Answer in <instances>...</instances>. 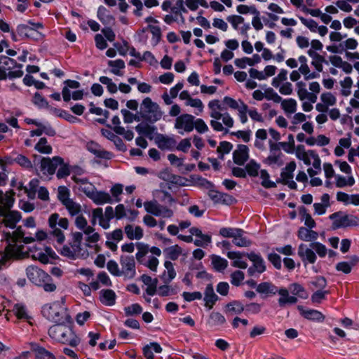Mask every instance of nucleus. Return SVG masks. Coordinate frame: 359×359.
<instances>
[{
	"mask_svg": "<svg viewBox=\"0 0 359 359\" xmlns=\"http://www.w3.org/2000/svg\"><path fill=\"white\" fill-rule=\"evenodd\" d=\"M244 311V305L238 301H233L226 306V313L231 316L241 314Z\"/></svg>",
	"mask_w": 359,
	"mask_h": 359,
	"instance_id": "a18cd8bd",
	"label": "nucleus"
},
{
	"mask_svg": "<svg viewBox=\"0 0 359 359\" xmlns=\"http://www.w3.org/2000/svg\"><path fill=\"white\" fill-rule=\"evenodd\" d=\"M86 148L89 152L97 158L109 160L113 157L112 153L103 149L100 144L95 142H88Z\"/></svg>",
	"mask_w": 359,
	"mask_h": 359,
	"instance_id": "b1692460",
	"label": "nucleus"
},
{
	"mask_svg": "<svg viewBox=\"0 0 359 359\" xmlns=\"http://www.w3.org/2000/svg\"><path fill=\"white\" fill-rule=\"evenodd\" d=\"M167 284L168 283H165V285L157 287V291L156 294L161 297H168L170 295H175L177 293V287H173Z\"/></svg>",
	"mask_w": 359,
	"mask_h": 359,
	"instance_id": "603ef678",
	"label": "nucleus"
},
{
	"mask_svg": "<svg viewBox=\"0 0 359 359\" xmlns=\"http://www.w3.org/2000/svg\"><path fill=\"white\" fill-rule=\"evenodd\" d=\"M182 248L177 245H172L164 250V255L167 259L176 260L182 254Z\"/></svg>",
	"mask_w": 359,
	"mask_h": 359,
	"instance_id": "3c124183",
	"label": "nucleus"
},
{
	"mask_svg": "<svg viewBox=\"0 0 359 359\" xmlns=\"http://www.w3.org/2000/svg\"><path fill=\"white\" fill-rule=\"evenodd\" d=\"M208 196L214 202V203L217 204H224L229 205H231L234 201H236V199L231 195L225 193H222L214 189L209 190Z\"/></svg>",
	"mask_w": 359,
	"mask_h": 359,
	"instance_id": "4be33fe9",
	"label": "nucleus"
},
{
	"mask_svg": "<svg viewBox=\"0 0 359 359\" xmlns=\"http://www.w3.org/2000/svg\"><path fill=\"white\" fill-rule=\"evenodd\" d=\"M155 143L161 150L173 151L176 147V140L172 136L157 134Z\"/></svg>",
	"mask_w": 359,
	"mask_h": 359,
	"instance_id": "412c9836",
	"label": "nucleus"
},
{
	"mask_svg": "<svg viewBox=\"0 0 359 359\" xmlns=\"http://www.w3.org/2000/svg\"><path fill=\"white\" fill-rule=\"evenodd\" d=\"M226 256L232 260L231 265L233 267L243 269L248 267V264L243 259V256H246V254L238 251H229L227 252Z\"/></svg>",
	"mask_w": 359,
	"mask_h": 359,
	"instance_id": "cd10ccee",
	"label": "nucleus"
},
{
	"mask_svg": "<svg viewBox=\"0 0 359 359\" xmlns=\"http://www.w3.org/2000/svg\"><path fill=\"white\" fill-rule=\"evenodd\" d=\"M16 32L18 35L22 39L34 38V32L31 29V27L27 24L18 25L16 28Z\"/></svg>",
	"mask_w": 359,
	"mask_h": 359,
	"instance_id": "de8ad7c7",
	"label": "nucleus"
},
{
	"mask_svg": "<svg viewBox=\"0 0 359 359\" xmlns=\"http://www.w3.org/2000/svg\"><path fill=\"white\" fill-rule=\"evenodd\" d=\"M249 158V149L246 145L239 144L233 153V159L236 164L243 165Z\"/></svg>",
	"mask_w": 359,
	"mask_h": 359,
	"instance_id": "393cba45",
	"label": "nucleus"
},
{
	"mask_svg": "<svg viewBox=\"0 0 359 359\" xmlns=\"http://www.w3.org/2000/svg\"><path fill=\"white\" fill-rule=\"evenodd\" d=\"M135 205L137 208H141L144 205V210L147 213L156 217L168 219L174 215V212L172 209L161 205L156 200L146 201L143 203L142 199L138 198L136 201Z\"/></svg>",
	"mask_w": 359,
	"mask_h": 359,
	"instance_id": "1a4fd4ad",
	"label": "nucleus"
},
{
	"mask_svg": "<svg viewBox=\"0 0 359 359\" xmlns=\"http://www.w3.org/2000/svg\"><path fill=\"white\" fill-rule=\"evenodd\" d=\"M297 253L304 266H306L308 264H314L317 260V255L314 250L304 243L299 245Z\"/></svg>",
	"mask_w": 359,
	"mask_h": 359,
	"instance_id": "aec40b11",
	"label": "nucleus"
},
{
	"mask_svg": "<svg viewBox=\"0 0 359 359\" xmlns=\"http://www.w3.org/2000/svg\"><path fill=\"white\" fill-rule=\"evenodd\" d=\"M159 0H130V4L135 6L133 13L136 16H141L142 15V11L144 6L147 8H153L158 6Z\"/></svg>",
	"mask_w": 359,
	"mask_h": 359,
	"instance_id": "a878e982",
	"label": "nucleus"
},
{
	"mask_svg": "<svg viewBox=\"0 0 359 359\" xmlns=\"http://www.w3.org/2000/svg\"><path fill=\"white\" fill-rule=\"evenodd\" d=\"M269 154L263 160V163L273 168L283 165L284 154L280 151L281 148L271 140H269Z\"/></svg>",
	"mask_w": 359,
	"mask_h": 359,
	"instance_id": "ddd939ff",
	"label": "nucleus"
},
{
	"mask_svg": "<svg viewBox=\"0 0 359 359\" xmlns=\"http://www.w3.org/2000/svg\"><path fill=\"white\" fill-rule=\"evenodd\" d=\"M289 289L291 290L292 293V296H298L302 299H307L308 294L306 292L305 288L300 284L294 283H292L289 285Z\"/></svg>",
	"mask_w": 359,
	"mask_h": 359,
	"instance_id": "5fc2aeb1",
	"label": "nucleus"
},
{
	"mask_svg": "<svg viewBox=\"0 0 359 359\" xmlns=\"http://www.w3.org/2000/svg\"><path fill=\"white\" fill-rule=\"evenodd\" d=\"M34 149L43 154H50L53 151L52 147L48 143V140L46 137H41L39 139L34 146Z\"/></svg>",
	"mask_w": 359,
	"mask_h": 359,
	"instance_id": "09e8293b",
	"label": "nucleus"
},
{
	"mask_svg": "<svg viewBox=\"0 0 359 359\" xmlns=\"http://www.w3.org/2000/svg\"><path fill=\"white\" fill-rule=\"evenodd\" d=\"M38 158L40 159L39 166V168H35V170L37 172H40L46 177L54 175L59 165L63 163V158L60 156H54L50 158L49 157H41L34 155V162Z\"/></svg>",
	"mask_w": 359,
	"mask_h": 359,
	"instance_id": "9b49d317",
	"label": "nucleus"
},
{
	"mask_svg": "<svg viewBox=\"0 0 359 359\" xmlns=\"http://www.w3.org/2000/svg\"><path fill=\"white\" fill-rule=\"evenodd\" d=\"M203 300L205 306L209 309H211L216 302L218 300L217 295L215 293L214 288L212 284H208L205 290Z\"/></svg>",
	"mask_w": 359,
	"mask_h": 359,
	"instance_id": "72a5a7b5",
	"label": "nucleus"
},
{
	"mask_svg": "<svg viewBox=\"0 0 359 359\" xmlns=\"http://www.w3.org/2000/svg\"><path fill=\"white\" fill-rule=\"evenodd\" d=\"M297 309L302 317L311 321L322 323L325 318L320 311L316 309H306L303 306H298Z\"/></svg>",
	"mask_w": 359,
	"mask_h": 359,
	"instance_id": "5701e85b",
	"label": "nucleus"
},
{
	"mask_svg": "<svg viewBox=\"0 0 359 359\" xmlns=\"http://www.w3.org/2000/svg\"><path fill=\"white\" fill-rule=\"evenodd\" d=\"M296 163L294 161L288 163L282 170L280 178L277 180V182H280L283 184L287 185L290 189H297V183L293 180V172L296 169Z\"/></svg>",
	"mask_w": 359,
	"mask_h": 359,
	"instance_id": "dca6fc26",
	"label": "nucleus"
},
{
	"mask_svg": "<svg viewBox=\"0 0 359 359\" xmlns=\"http://www.w3.org/2000/svg\"><path fill=\"white\" fill-rule=\"evenodd\" d=\"M245 231L238 228L222 227L219 234L224 238H232L233 243L238 247H248L252 244L251 241L244 236Z\"/></svg>",
	"mask_w": 359,
	"mask_h": 359,
	"instance_id": "f8f14e48",
	"label": "nucleus"
},
{
	"mask_svg": "<svg viewBox=\"0 0 359 359\" xmlns=\"http://www.w3.org/2000/svg\"><path fill=\"white\" fill-rule=\"evenodd\" d=\"M337 226H342V227H348V226H356L359 225V217L351 215H346L343 217H341L338 221H337Z\"/></svg>",
	"mask_w": 359,
	"mask_h": 359,
	"instance_id": "ea45409f",
	"label": "nucleus"
},
{
	"mask_svg": "<svg viewBox=\"0 0 359 359\" xmlns=\"http://www.w3.org/2000/svg\"><path fill=\"white\" fill-rule=\"evenodd\" d=\"M124 232L129 240H140L144 236L143 229L140 226L127 224L124 227Z\"/></svg>",
	"mask_w": 359,
	"mask_h": 359,
	"instance_id": "c756f323",
	"label": "nucleus"
},
{
	"mask_svg": "<svg viewBox=\"0 0 359 359\" xmlns=\"http://www.w3.org/2000/svg\"><path fill=\"white\" fill-rule=\"evenodd\" d=\"M22 65L6 55H0V81L13 79L23 75Z\"/></svg>",
	"mask_w": 359,
	"mask_h": 359,
	"instance_id": "423d86ee",
	"label": "nucleus"
},
{
	"mask_svg": "<svg viewBox=\"0 0 359 359\" xmlns=\"http://www.w3.org/2000/svg\"><path fill=\"white\" fill-rule=\"evenodd\" d=\"M139 114L143 120L154 123L161 119L163 113L159 105L147 97L140 104Z\"/></svg>",
	"mask_w": 359,
	"mask_h": 359,
	"instance_id": "0eeeda50",
	"label": "nucleus"
},
{
	"mask_svg": "<svg viewBox=\"0 0 359 359\" xmlns=\"http://www.w3.org/2000/svg\"><path fill=\"white\" fill-rule=\"evenodd\" d=\"M121 273L126 278L132 279L135 276V262L133 256L121 255L120 257Z\"/></svg>",
	"mask_w": 359,
	"mask_h": 359,
	"instance_id": "f3484780",
	"label": "nucleus"
},
{
	"mask_svg": "<svg viewBox=\"0 0 359 359\" xmlns=\"http://www.w3.org/2000/svg\"><path fill=\"white\" fill-rule=\"evenodd\" d=\"M13 161L25 170L32 171L35 169L31 160L23 154H17Z\"/></svg>",
	"mask_w": 359,
	"mask_h": 359,
	"instance_id": "58836bf2",
	"label": "nucleus"
},
{
	"mask_svg": "<svg viewBox=\"0 0 359 359\" xmlns=\"http://www.w3.org/2000/svg\"><path fill=\"white\" fill-rule=\"evenodd\" d=\"M298 238L306 242H314L318 238V233L311 229L300 227L297 233Z\"/></svg>",
	"mask_w": 359,
	"mask_h": 359,
	"instance_id": "c9c22d12",
	"label": "nucleus"
},
{
	"mask_svg": "<svg viewBox=\"0 0 359 359\" xmlns=\"http://www.w3.org/2000/svg\"><path fill=\"white\" fill-rule=\"evenodd\" d=\"M226 323L225 317L219 312H212L210 315L209 323L212 326H220Z\"/></svg>",
	"mask_w": 359,
	"mask_h": 359,
	"instance_id": "e2e57ef3",
	"label": "nucleus"
},
{
	"mask_svg": "<svg viewBox=\"0 0 359 359\" xmlns=\"http://www.w3.org/2000/svg\"><path fill=\"white\" fill-rule=\"evenodd\" d=\"M136 246L137 252L135 254V258L137 262L156 272L159 263L157 257L161 255L160 248L155 246L149 248V245L143 243H137Z\"/></svg>",
	"mask_w": 359,
	"mask_h": 359,
	"instance_id": "7ed1b4c3",
	"label": "nucleus"
},
{
	"mask_svg": "<svg viewBox=\"0 0 359 359\" xmlns=\"http://www.w3.org/2000/svg\"><path fill=\"white\" fill-rule=\"evenodd\" d=\"M210 124L212 129L216 132H224V134L229 133V128L233 126L234 120L228 113L219 112V117L212 118Z\"/></svg>",
	"mask_w": 359,
	"mask_h": 359,
	"instance_id": "4468645a",
	"label": "nucleus"
},
{
	"mask_svg": "<svg viewBox=\"0 0 359 359\" xmlns=\"http://www.w3.org/2000/svg\"><path fill=\"white\" fill-rule=\"evenodd\" d=\"M147 29H149L152 37L151 43L153 46H156L161 39V30L158 26L149 25Z\"/></svg>",
	"mask_w": 359,
	"mask_h": 359,
	"instance_id": "6e6d98bb",
	"label": "nucleus"
},
{
	"mask_svg": "<svg viewBox=\"0 0 359 359\" xmlns=\"http://www.w3.org/2000/svg\"><path fill=\"white\" fill-rule=\"evenodd\" d=\"M135 130L141 136H145L151 140L156 133L157 128L154 126H150L148 123H141L135 126Z\"/></svg>",
	"mask_w": 359,
	"mask_h": 359,
	"instance_id": "f704fd0d",
	"label": "nucleus"
},
{
	"mask_svg": "<svg viewBox=\"0 0 359 359\" xmlns=\"http://www.w3.org/2000/svg\"><path fill=\"white\" fill-rule=\"evenodd\" d=\"M28 279L36 285H41L44 281L50 280V276L36 266H29L26 269Z\"/></svg>",
	"mask_w": 359,
	"mask_h": 359,
	"instance_id": "a211bd4d",
	"label": "nucleus"
},
{
	"mask_svg": "<svg viewBox=\"0 0 359 359\" xmlns=\"http://www.w3.org/2000/svg\"><path fill=\"white\" fill-rule=\"evenodd\" d=\"M32 348L35 352L37 359H56L51 352L36 344H32Z\"/></svg>",
	"mask_w": 359,
	"mask_h": 359,
	"instance_id": "79ce46f5",
	"label": "nucleus"
},
{
	"mask_svg": "<svg viewBox=\"0 0 359 359\" xmlns=\"http://www.w3.org/2000/svg\"><path fill=\"white\" fill-rule=\"evenodd\" d=\"M123 186L121 184L117 183L113 185L110 189L111 196L113 198L114 203H118L121 201V195L123 194Z\"/></svg>",
	"mask_w": 359,
	"mask_h": 359,
	"instance_id": "0e129e2a",
	"label": "nucleus"
},
{
	"mask_svg": "<svg viewBox=\"0 0 359 359\" xmlns=\"http://www.w3.org/2000/svg\"><path fill=\"white\" fill-rule=\"evenodd\" d=\"M278 287L270 282H263L257 286V292L266 295H275L277 294Z\"/></svg>",
	"mask_w": 359,
	"mask_h": 359,
	"instance_id": "4c0bfd02",
	"label": "nucleus"
},
{
	"mask_svg": "<svg viewBox=\"0 0 359 359\" xmlns=\"http://www.w3.org/2000/svg\"><path fill=\"white\" fill-rule=\"evenodd\" d=\"M48 333L53 340L67 344L72 347L77 346L81 342V339L76 334L69 323H56L48 329Z\"/></svg>",
	"mask_w": 359,
	"mask_h": 359,
	"instance_id": "f03ea898",
	"label": "nucleus"
},
{
	"mask_svg": "<svg viewBox=\"0 0 359 359\" xmlns=\"http://www.w3.org/2000/svg\"><path fill=\"white\" fill-rule=\"evenodd\" d=\"M208 108L210 110V116L211 118L219 117V112L222 111V108L219 100H212L208 103Z\"/></svg>",
	"mask_w": 359,
	"mask_h": 359,
	"instance_id": "13d9d810",
	"label": "nucleus"
},
{
	"mask_svg": "<svg viewBox=\"0 0 359 359\" xmlns=\"http://www.w3.org/2000/svg\"><path fill=\"white\" fill-rule=\"evenodd\" d=\"M65 86L62 90V95L65 102H69L71 100V89H77L80 87V83L75 80L67 79L65 82Z\"/></svg>",
	"mask_w": 359,
	"mask_h": 359,
	"instance_id": "e433bc0d",
	"label": "nucleus"
},
{
	"mask_svg": "<svg viewBox=\"0 0 359 359\" xmlns=\"http://www.w3.org/2000/svg\"><path fill=\"white\" fill-rule=\"evenodd\" d=\"M90 199L97 205L114 203L113 198L109 193L104 191H97V189Z\"/></svg>",
	"mask_w": 359,
	"mask_h": 359,
	"instance_id": "7c9ffc66",
	"label": "nucleus"
},
{
	"mask_svg": "<svg viewBox=\"0 0 359 359\" xmlns=\"http://www.w3.org/2000/svg\"><path fill=\"white\" fill-rule=\"evenodd\" d=\"M107 65L111 67L110 72L114 75L122 76L123 74L121 70L125 69L126 65L123 60H109Z\"/></svg>",
	"mask_w": 359,
	"mask_h": 359,
	"instance_id": "37998d69",
	"label": "nucleus"
},
{
	"mask_svg": "<svg viewBox=\"0 0 359 359\" xmlns=\"http://www.w3.org/2000/svg\"><path fill=\"white\" fill-rule=\"evenodd\" d=\"M287 70L285 69H281L276 76L273 78L271 81V85L278 88L280 84L287 82Z\"/></svg>",
	"mask_w": 359,
	"mask_h": 359,
	"instance_id": "052dcab7",
	"label": "nucleus"
},
{
	"mask_svg": "<svg viewBox=\"0 0 359 359\" xmlns=\"http://www.w3.org/2000/svg\"><path fill=\"white\" fill-rule=\"evenodd\" d=\"M310 247L314 250L320 257H325L327 253V249L325 245L320 242L314 241L310 243Z\"/></svg>",
	"mask_w": 359,
	"mask_h": 359,
	"instance_id": "774afa93",
	"label": "nucleus"
},
{
	"mask_svg": "<svg viewBox=\"0 0 359 359\" xmlns=\"http://www.w3.org/2000/svg\"><path fill=\"white\" fill-rule=\"evenodd\" d=\"M83 233L81 231H76L72 233L71 241L62 246L60 254L71 259H76L83 255L81 253V243Z\"/></svg>",
	"mask_w": 359,
	"mask_h": 359,
	"instance_id": "6e6552de",
	"label": "nucleus"
},
{
	"mask_svg": "<svg viewBox=\"0 0 359 359\" xmlns=\"http://www.w3.org/2000/svg\"><path fill=\"white\" fill-rule=\"evenodd\" d=\"M64 206L71 217H76L81 215L82 212V207L81 204L74 201L73 199L69 202L67 201V203H66Z\"/></svg>",
	"mask_w": 359,
	"mask_h": 359,
	"instance_id": "49530a36",
	"label": "nucleus"
},
{
	"mask_svg": "<svg viewBox=\"0 0 359 359\" xmlns=\"http://www.w3.org/2000/svg\"><path fill=\"white\" fill-rule=\"evenodd\" d=\"M74 224L76 229L81 231L83 235H86V245L92 248L93 244L97 243L100 240V235L95 232L94 227L88 224L86 218L82 215L76 217Z\"/></svg>",
	"mask_w": 359,
	"mask_h": 359,
	"instance_id": "9d476101",
	"label": "nucleus"
},
{
	"mask_svg": "<svg viewBox=\"0 0 359 359\" xmlns=\"http://www.w3.org/2000/svg\"><path fill=\"white\" fill-rule=\"evenodd\" d=\"M13 311L16 317L19 319L27 320L29 318V315L27 311V309L22 304H15L13 306Z\"/></svg>",
	"mask_w": 359,
	"mask_h": 359,
	"instance_id": "680f3d73",
	"label": "nucleus"
},
{
	"mask_svg": "<svg viewBox=\"0 0 359 359\" xmlns=\"http://www.w3.org/2000/svg\"><path fill=\"white\" fill-rule=\"evenodd\" d=\"M171 12L179 17L182 21H184V17L182 13H187V10L184 6V0H176L175 5L172 4Z\"/></svg>",
	"mask_w": 359,
	"mask_h": 359,
	"instance_id": "4d7b16f0",
	"label": "nucleus"
},
{
	"mask_svg": "<svg viewBox=\"0 0 359 359\" xmlns=\"http://www.w3.org/2000/svg\"><path fill=\"white\" fill-rule=\"evenodd\" d=\"M195 116L184 114L178 116L175 119V128L178 130V133L184 135V133H191L194 129Z\"/></svg>",
	"mask_w": 359,
	"mask_h": 359,
	"instance_id": "2eb2a0df",
	"label": "nucleus"
},
{
	"mask_svg": "<svg viewBox=\"0 0 359 359\" xmlns=\"http://www.w3.org/2000/svg\"><path fill=\"white\" fill-rule=\"evenodd\" d=\"M116 294L111 289L102 290L100 292V301L107 306H111L116 304Z\"/></svg>",
	"mask_w": 359,
	"mask_h": 359,
	"instance_id": "2f4dec72",
	"label": "nucleus"
},
{
	"mask_svg": "<svg viewBox=\"0 0 359 359\" xmlns=\"http://www.w3.org/2000/svg\"><path fill=\"white\" fill-rule=\"evenodd\" d=\"M69 195H70L69 190L66 187H65V186L59 187L57 198L63 205H65L66 203H67V201L69 202V201H71L72 199V198H69Z\"/></svg>",
	"mask_w": 359,
	"mask_h": 359,
	"instance_id": "338daca9",
	"label": "nucleus"
},
{
	"mask_svg": "<svg viewBox=\"0 0 359 359\" xmlns=\"http://www.w3.org/2000/svg\"><path fill=\"white\" fill-rule=\"evenodd\" d=\"M211 261L214 269L219 272L223 271L228 266L227 260L218 255H212Z\"/></svg>",
	"mask_w": 359,
	"mask_h": 359,
	"instance_id": "864d4df0",
	"label": "nucleus"
},
{
	"mask_svg": "<svg viewBox=\"0 0 359 359\" xmlns=\"http://www.w3.org/2000/svg\"><path fill=\"white\" fill-rule=\"evenodd\" d=\"M280 105L283 111L287 114H294L297 111V103L294 99H282V101L280 102Z\"/></svg>",
	"mask_w": 359,
	"mask_h": 359,
	"instance_id": "8fccbe9b",
	"label": "nucleus"
},
{
	"mask_svg": "<svg viewBox=\"0 0 359 359\" xmlns=\"http://www.w3.org/2000/svg\"><path fill=\"white\" fill-rule=\"evenodd\" d=\"M140 280L147 285V288L145 290L146 294L149 296L155 295L157 291V278H152L147 274H143L141 276Z\"/></svg>",
	"mask_w": 359,
	"mask_h": 359,
	"instance_id": "473e14b6",
	"label": "nucleus"
},
{
	"mask_svg": "<svg viewBox=\"0 0 359 359\" xmlns=\"http://www.w3.org/2000/svg\"><path fill=\"white\" fill-rule=\"evenodd\" d=\"M50 238L55 239L57 243L62 244L65 240L63 230L69 227V220L65 217H61L57 213L50 215L48 220Z\"/></svg>",
	"mask_w": 359,
	"mask_h": 359,
	"instance_id": "39448f33",
	"label": "nucleus"
},
{
	"mask_svg": "<svg viewBox=\"0 0 359 359\" xmlns=\"http://www.w3.org/2000/svg\"><path fill=\"white\" fill-rule=\"evenodd\" d=\"M288 142H276L278 147L283 149L287 154H292L294 150V136L290 134L287 137Z\"/></svg>",
	"mask_w": 359,
	"mask_h": 359,
	"instance_id": "bf43d9fd",
	"label": "nucleus"
},
{
	"mask_svg": "<svg viewBox=\"0 0 359 359\" xmlns=\"http://www.w3.org/2000/svg\"><path fill=\"white\" fill-rule=\"evenodd\" d=\"M42 315L48 320L55 323H70L71 316L63 301L46 304L42 307Z\"/></svg>",
	"mask_w": 359,
	"mask_h": 359,
	"instance_id": "20e7f679",
	"label": "nucleus"
},
{
	"mask_svg": "<svg viewBox=\"0 0 359 359\" xmlns=\"http://www.w3.org/2000/svg\"><path fill=\"white\" fill-rule=\"evenodd\" d=\"M277 293L280 296L278 299V304L280 307H284L287 304H294L298 302L296 297L290 295L288 290L285 287L278 289Z\"/></svg>",
	"mask_w": 359,
	"mask_h": 359,
	"instance_id": "c85d7f7f",
	"label": "nucleus"
},
{
	"mask_svg": "<svg viewBox=\"0 0 359 359\" xmlns=\"http://www.w3.org/2000/svg\"><path fill=\"white\" fill-rule=\"evenodd\" d=\"M246 257L252 262V266L248 268V273L250 276H255L256 273L260 274L265 271L266 266L264 261L259 254L254 252L246 253Z\"/></svg>",
	"mask_w": 359,
	"mask_h": 359,
	"instance_id": "6ab92c4d",
	"label": "nucleus"
},
{
	"mask_svg": "<svg viewBox=\"0 0 359 359\" xmlns=\"http://www.w3.org/2000/svg\"><path fill=\"white\" fill-rule=\"evenodd\" d=\"M164 266L166 270L163 274V279L165 283H169L175 278L176 272L173 264L170 261H165Z\"/></svg>",
	"mask_w": 359,
	"mask_h": 359,
	"instance_id": "c03bdc74",
	"label": "nucleus"
},
{
	"mask_svg": "<svg viewBox=\"0 0 359 359\" xmlns=\"http://www.w3.org/2000/svg\"><path fill=\"white\" fill-rule=\"evenodd\" d=\"M310 155H311V157L313 158V161L311 163L313 168H309L307 172L310 177H313L321 171V161L318 154L316 151L311 152Z\"/></svg>",
	"mask_w": 359,
	"mask_h": 359,
	"instance_id": "a19ab883",
	"label": "nucleus"
},
{
	"mask_svg": "<svg viewBox=\"0 0 359 359\" xmlns=\"http://www.w3.org/2000/svg\"><path fill=\"white\" fill-rule=\"evenodd\" d=\"M15 199L11 193L0 191V217H3L4 226L15 231L16 224L21 219L18 211L11 210Z\"/></svg>",
	"mask_w": 359,
	"mask_h": 359,
	"instance_id": "f257e3e1",
	"label": "nucleus"
},
{
	"mask_svg": "<svg viewBox=\"0 0 359 359\" xmlns=\"http://www.w3.org/2000/svg\"><path fill=\"white\" fill-rule=\"evenodd\" d=\"M97 18L105 26H112L115 23V18L111 12L103 6H100L97 11Z\"/></svg>",
	"mask_w": 359,
	"mask_h": 359,
	"instance_id": "bb28decb",
	"label": "nucleus"
},
{
	"mask_svg": "<svg viewBox=\"0 0 359 359\" xmlns=\"http://www.w3.org/2000/svg\"><path fill=\"white\" fill-rule=\"evenodd\" d=\"M298 71L304 76L305 80L313 79L320 76L318 73L315 72H311L308 65H300Z\"/></svg>",
	"mask_w": 359,
	"mask_h": 359,
	"instance_id": "69168bd1",
	"label": "nucleus"
}]
</instances>
